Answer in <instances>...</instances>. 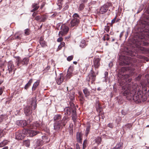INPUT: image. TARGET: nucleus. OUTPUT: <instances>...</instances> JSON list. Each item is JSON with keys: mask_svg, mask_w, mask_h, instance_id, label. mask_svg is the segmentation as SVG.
<instances>
[{"mask_svg": "<svg viewBox=\"0 0 149 149\" xmlns=\"http://www.w3.org/2000/svg\"><path fill=\"white\" fill-rule=\"evenodd\" d=\"M135 69L133 67H124L121 68L118 74V83L122 87L121 93L127 99L130 100L132 98L136 103L144 102L147 99L146 96L141 90H139L135 84L131 82L130 77L134 73Z\"/></svg>", "mask_w": 149, "mask_h": 149, "instance_id": "nucleus-1", "label": "nucleus"}, {"mask_svg": "<svg viewBox=\"0 0 149 149\" xmlns=\"http://www.w3.org/2000/svg\"><path fill=\"white\" fill-rule=\"evenodd\" d=\"M146 37V34L142 32L138 34V35L134 37V40H135L136 44L137 45L138 50L143 53L147 52L148 50L143 47L139 46V45H146V43L145 41L147 38Z\"/></svg>", "mask_w": 149, "mask_h": 149, "instance_id": "nucleus-2", "label": "nucleus"}, {"mask_svg": "<svg viewBox=\"0 0 149 149\" xmlns=\"http://www.w3.org/2000/svg\"><path fill=\"white\" fill-rule=\"evenodd\" d=\"M74 98L72 97L70 98L71 101L69 102L70 107H66L64 109V112L65 115L70 116L72 113V117L73 122H75L77 118V109L74 104L73 102V100Z\"/></svg>", "mask_w": 149, "mask_h": 149, "instance_id": "nucleus-3", "label": "nucleus"}, {"mask_svg": "<svg viewBox=\"0 0 149 149\" xmlns=\"http://www.w3.org/2000/svg\"><path fill=\"white\" fill-rule=\"evenodd\" d=\"M40 132L33 130H30L28 128H24L23 130V132L21 131H18L15 133V138L17 140H21L25 136V135L28 134L31 137H33L38 134H40Z\"/></svg>", "mask_w": 149, "mask_h": 149, "instance_id": "nucleus-4", "label": "nucleus"}, {"mask_svg": "<svg viewBox=\"0 0 149 149\" xmlns=\"http://www.w3.org/2000/svg\"><path fill=\"white\" fill-rule=\"evenodd\" d=\"M15 58H16L15 62L18 67H20L21 65L22 66H26L28 64L29 59L28 58H24L22 60L19 56L15 57Z\"/></svg>", "mask_w": 149, "mask_h": 149, "instance_id": "nucleus-5", "label": "nucleus"}, {"mask_svg": "<svg viewBox=\"0 0 149 149\" xmlns=\"http://www.w3.org/2000/svg\"><path fill=\"white\" fill-rule=\"evenodd\" d=\"M73 19L71 21L70 25V27H73L78 26L80 23L79 15L77 13H75L72 16Z\"/></svg>", "mask_w": 149, "mask_h": 149, "instance_id": "nucleus-6", "label": "nucleus"}, {"mask_svg": "<svg viewBox=\"0 0 149 149\" xmlns=\"http://www.w3.org/2000/svg\"><path fill=\"white\" fill-rule=\"evenodd\" d=\"M120 60L121 62L120 64L123 65H128L131 63V58L127 56L121 55L120 56Z\"/></svg>", "mask_w": 149, "mask_h": 149, "instance_id": "nucleus-7", "label": "nucleus"}, {"mask_svg": "<svg viewBox=\"0 0 149 149\" xmlns=\"http://www.w3.org/2000/svg\"><path fill=\"white\" fill-rule=\"evenodd\" d=\"M98 74V71L95 74L92 68L91 70L89 75L86 77V81L89 82L91 80V84H92L95 80L96 75Z\"/></svg>", "mask_w": 149, "mask_h": 149, "instance_id": "nucleus-8", "label": "nucleus"}, {"mask_svg": "<svg viewBox=\"0 0 149 149\" xmlns=\"http://www.w3.org/2000/svg\"><path fill=\"white\" fill-rule=\"evenodd\" d=\"M112 4L110 2H107L101 6L99 10L98 13L99 14H103L106 13L108 10L109 8L112 7Z\"/></svg>", "mask_w": 149, "mask_h": 149, "instance_id": "nucleus-9", "label": "nucleus"}, {"mask_svg": "<svg viewBox=\"0 0 149 149\" xmlns=\"http://www.w3.org/2000/svg\"><path fill=\"white\" fill-rule=\"evenodd\" d=\"M43 127V125L42 123L40 122V123H38L36 122V123H31L28 125L27 127L29 128V129H42Z\"/></svg>", "mask_w": 149, "mask_h": 149, "instance_id": "nucleus-10", "label": "nucleus"}, {"mask_svg": "<svg viewBox=\"0 0 149 149\" xmlns=\"http://www.w3.org/2000/svg\"><path fill=\"white\" fill-rule=\"evenodd\" d=\"M61 31H59L58 34L59 36L61 35L63 36L66 34L68 31L69 28L65 25H63L61 27Z\"/></svg>", "mask_w": 149, "mask_h": 149, "instance_id": "nucleus-11", "label": "nucleus"}, {"mask_svg": "<svg viewBox=\"0 0 149 149\" xmlns=\"http://www.w3.org/2000/svg\"><path fill=\"white\" fill-rule=\"evenodd\" d=\"M48 16L45 14L37 16L35 19L37 21L39 20L40 22H45L47 19Z\"/></svg>", "mask_w": 149, "mask_h": 149, "instance_id": "nucleus-12", "label": "nucleus"}, {"mask_svg": "<svg viewBox=\"0 0 149 149\" xmlns=\"http://www.w3.org/2000/svg\"><path fill=\"white\" fill-rule=\"evenodd\" d=\"M100 58H94L93 60V64L95 69L98 68L100 65Z\"/></svg>", "mask_w": 149, "mask_h": 149, "instance_id": "nucleus-13", "label": "nucleus"}, {"mask_svg": "<svg viewBox=\"0 0 149 149\" xmlns=\"http://www.w3.org/2000/svg\"><path fill=\"white\" fill-rule=\"evenodd\" d=\"M16 123L18 126L23 127L26 126L27 127L28 125H29L27 124L26 121L25 120H18L16 121Z\"/></svg>", "mask_w": 149, "mask_h": 149, "instance_id": "nucleus-14", "label": "nucleus"}, {"mask_svg": "<svg viewBox=\"0 0 149 149\" xmlns=\"http://www.w3.org/2000/svg\"><path fill=\"white\" fill-rule=\"evenodd\" d=\"M78 98L80 102V103L81 105H83L84 101H85V97L84 95L81 92H78Z\"/></svg>", "mask_w": 149, "mask_h": 149, "instance_id": "nucleus-15", "label": "nucleus"}, {"mask_svg": "<svg viewBox=\"0 0 149 149\" xmlns=\"http://www.w3.org/2000/svg\"><path fill=\"white\" fill-rule=\"evenodd\" d=\"M14 67L13 62L11 61H9L8 64V70L9 73H10L12 72V70L14 69Z\"/></svg>", "mask_w": 149, "mask_h": 149, "instance_id": "nucleus-16", "label": "nucleus"}, {"mask_svg": "<svg viewBox=\"0 0 149 149\" xmlns=\"http://www.w3.org/2000/svg\"><path fill=\"white\" fill-rule=\"evenodd\" d=\"M24 113L26 116H30L32 113V110L30 107H26L24 109Z\"/></svg>", "mask_w": 149, "mask_h": 149, "instance_id": "nucleus-17", "label": "nucleus"}, {"mask_svg": "<svg viewBox=\"0 0 149 149\" xmlns=\"http://www.w3.org/2000/svg\"><path fill=\"white\" fill-rule=\"evenodd\" d=\"M76 140L77 142L82 143V133L80 132L77 133L76 135Z\"/></svg>", "mask_w": 149, "mask_h": 149, "instance_id": "nucleus-18", "label": "nucleus"}, {"mask_svg": "<svg viewBox=\"0 0 149 149\" xmlns=\"http://www.w3.org/2000/svg\"><path fill=\"white\" fill-rule=\"evenodd\" d=\"M65 80L64 77H63V74H61L60 76L57 79V83L58 85H60L63 81Z\"/></svg>", "mask_w": 149, "mask_h": 149, "instance_id": "nucleus-19", "label": "nucleus"}, {"mask_svg": "<svg viewBox=\"0 0 149 149\" xmlns=\"http://www.w3.org/2000/svg\"><path fill=\"white\" fill-rule=\"evenodd\" d=\"M43 144V142L41 139L38 140L34 145V148L36 149L40 148Z\"/></svg>", "mask_w": 149, "mask_h": 149, "instance_id": "nucleus-20", "label": "nucleus"}, {"mask_svg": "<svg viewBox=\"0 0 149 149\" xmlns=\"http://www.w3.org/2000/svg\"><path fill=\"white\" fill-rule=\"evenodd\" d=\"M125 52L127 54L131 56H135L136 55V53L133 52L131 49L128 48H126V50Z\"/></svg>", "mask_w": 149, "mask_h": 149, "instance_id": "nucleus-21", "label": "nucleus"}, {"mask_svg": "<svg viewBox=\"0 0 149 149\" xmlns=\"http://www.w3.org/2000/svg\"><path fill=\"white\" fill-rule=\"evenodd\" d=\"M96 109L97 111L98 112H99V114L100 115L101 113V112L102 110V107H101L100 104L98 101H97L96 103Z\"/></svg>", "mask_w": 149, "mask_h": 149, "instance_id": "nucleus-22", "label": "nucleus"}, {"mask_svg": "<svg viewBox=\"0 0 149 149\" xmlns=\"http://www.w3.org/2000/svg\"><path fill=\"white\" fill-rule=\"evenodd\" d=\"M68 120V117L67 116H65L61 121V123L63 126H65Z\"/></svg>", "mask_w": 149, "mask_h": 149, "instance_id": "nucleus-23", "label": "nucleus"}, {"mask_svg": "<svg viewBox=\"0 0 149 149\" xmlns=\"http://www.w3.org/2000/svg\"><path fill=\"white\" fill-rule=\"evenodd\" d=\"M32 8H33L32 10H31V12H33L37 10L39 7V3H33L32 5Z\"/></svg>", "mask_w": 149, "mask_h": 149, "instance_id": "nucleus-24", "label": "nucleus"}, {"mask_svg": "<svg viewBox=\"0 0 149 149\" xmlns=\"http://www.w3.org/2000/svg\"><path fill=\"white\" fill-rule=\"evenodd\" d=\"M39 42L41 47H45L47 46L46 43L45 42L44 40V39L42 37H41L40 38L39 40Z\"/></svg>", "mask_w": 149, "mask_h": 149, "instance_id": "nucleus-25", "label": "nucleus"}, {"mask_svg": "<svg viewBox=\"0 0 149 149\" xmlns=\"http://www.w3.org/2000/svg\"><path fill=\"white\" fill-rule=\"evenodd\" d=\"M40 84V80H37L33 84V86L32 88V90L33 91H35L37 87Z\"/></svg>", "mask_w": 149, "mask_h": 149, "instance_id": "nucleus-26", "label": "nucleus"}, {"mask_svg": "<svg viewBox=\"0 0 149 149\" xmlns=\"http://www.w3.org/2000/svg\"><path fill=\"white\" fill-rule=\"evenodd\" d=\"M36 100L34 98H32L31 105L33 109H35L37 107Z\"/></svg>", "mask_w": 149, "mask_h": 149, "instance_id": "nucleus-27", "label": "nucleus"}, {"mask_svg": "<svg viewBox=\"0 0 149 149\" xmlns=\"http://www.w3.org/2000/svg\"><path fill=\"white\" fill-rule=\"evenodd\" d=\"M83 92L84 93L85 97H87L89 96L90 95V92L88 89L86 88H84L83 90Z\"/></svg>", "mask_w": 149, "mask_h": 149, "instance_id": "nucleus-28", "label": "nucleus"}, {"mask_svg": "<svg viewBox=\"0 0 149 149\" xmlns=\"http://www.w3.org/2000/svg\"><path fill=\"white\" fill-rule=\"evenodd\" d=\"M33 80L32 79H30L28 81V83L25 85L24 86V88L26 90H27L30 87L31 84L33 82Z\"/></svg>", "mask_w": 149, "mask_h": 149, "instance_id": "nucleus-29", "label": "nucleus"}, {"mask_svg": "<svg viewBox=\"0 0 149 149\" xmlns=\"http://www.w3.org/2000/svg\"><path fill=\"white\" fill-rule=\"evenodd\" d=\"M123 143L120 142L118 143L115 147L111 149H122L123 148Z\"/></svg>", "mask_w": 149, "mask_h": 149, "instance_id": "nucleus-30", "label": "nucleus"}, {"mask_svg": "<svg viewBox=\"0 0 149 149\" xmlns=\"http://www.w3.org/2000/svg\"><path fill=\"white\" fill-rule=\"evenodd\" d=\"M43 142V143H46L49 142V140L48 139V137L46 136H42V140H41Z\"/></svg>", "mask_w": 149, "mask_h": 149, "instance_id": "nucleus-31", "label": "nucleus"}, {"mask_svg": "<svg viewBox=\"0 0 149 149\" xmlns=\"http://www.w3.org/2000/svg\"><path fill=\"white\" fill-rule=\"evenodd\" d=\"M61 119V116L60 115H56L54 117V120L56 122H59Z\"/></svg>", "mask_w": 149, "mask_h": 149, "instance_id": "nucleus-32", "label": "nucleus"}, {"mask_svg": "<svg viewBox=\"0 0 149 149\" xmlns=\"http://www.w3.org/2000/svg\"><path fill=\"white\" fill-rule=\"evenodd\" d=\"M60 122H55L54 123V129L56 130H58L60 127Z\"/></svg>", "mask_w": 149, "mask_h": 149, "instance_id": "nucleus-33", "label": "nucleus"}, {"mask_svg": "<svg viewBox=\"0 0 149 149\" xmlns=\"http://www.w3.org/2000/svg\"><path fill=\"white\" fill-rule=\"evenodd\" d=\"M22 33H19L17 34H16L14 36L15 39V40L18 39L20 40L22 39Z\"/></svg>", "mask_w": 149, "mask_h": 149, "instance_id": "nucleus-34", "label": "nucleus"}, {"mask_svg": "<svg viewBox=\"0 0 149 149\" xmlns=\"http://www.w3.org/2000/svg\"><path fill=\"white\" fill-rule=\"evenodd\" d=\"M72 76L73 74L71 73L70 72V73L67 72L66 75L64 77L65 81H67L70 79Z\"/></svg>", "mask_w": 149, "mask_h": 149, "instance_id": "nucleus-35", "label": "nucleus"}, {"mask_svg": "<svg viewBox=\"0 0 149 149\" xmlns=\"http://www.w3.org/2000/svg\"><path fill=\"white\" fill-rule=\"evenodd\" d=\"M8 140H4L0 143V147H2L8 144L9 142Z\"/></svg>", "mask_w": 149, "mask_h": 149, "instance_id": "nucleus-36", "label": "nucleus"}, {"mask_svg": "<svg viewBox=\"0 0 149 149\" xmlns=\"http://www.w3.org/2000/svg\"><path fill=\"white\" fill-rule=\"evenodd\" d=\"M23 145L27 147H29L30 145V140L27 139V140L23 141Z\"/></svg>", "mask_w": 149, "mask_h": 149, "instance_id": "nucleus-37", "label": "nucleus"}, {"mask_svg": "<svg viewBox=\"0 0 149 149\" xmlns=\"http://www.w3.org/2000/svg\"><path fill=\"white\" fill-rule=\"evenodd\" d=\"M132 123H127L125 125V127L123 126V127L126 130L128 129L131 130V128L132 127Z\"/></svg>", "mask_w": 149, "mask_h": 149, "instance_id": "nucleus-38", "label": "nucleus"}, {"mask_svg": "<svg viewBox=\"0 0 149 149\" xmlns=\"http://www.w3.org/2000/svg\"><path fill=\"white\" fill-rule=\"evenodd\" d=\"M95 142L96 143L97 145H99L101 143L102 141V138L101 137H97L95 139Z\"/></svg>", "mask_w": 149, "mask_h": 149, "instance_id": "nucleus-39", "label": "nucleus"}, {"mask_svg": "<svg viewBox=\"0 0 149 149\" xmlns=\"http://www.w3.org/2000/svg\"><path fill=\"white\" fill-rule=\"evenodd\" d=\"M90 129V126L89 124L88 125L86 126V131L85 135L86 136H87L89 133Z\"/></svg>", "mask_w": 149, "mask_h": 149, "instance_id": "nucleus-40", "label": "nucleus"}, {"mask_svg": "<svg viewBox=\"0 0 149 149\" xmlns=\"http://www.w3.org/2000/svg\"><path fill=\"white\" fill-rule=\"evenodd\" d=\"M63 1V0H58L57 1V4L58 6L60 9L61 8Z\"/></svg>", "mask_w": 149, "mask_h": 149, "instance_id": "nucleus-41", "label": "nucleus"}, {"mask_svg": "<svg viewBox=\"0 0 149 149\" xmlns=\"http://www.w3.org/2000/svg\"><path fill=\"white\" fill-rule=\"evenodd\" d=\"M85 7V4L84 3H80L79 5V10L81 11L83 10Z\"/></svg>", "mask_w": 149, "mask_h": 149, "instance_id": "nucleus-42", "label": "nucleus"}, {"mask_svg": "<svg viewBox=\"0 0 149 149\" xmlns=\"http://www.w3.org/2000/svg\"><path fill=\"white\" fill-rule=\"evenodd\" d=\"M30 30L29 29H26L24 30V35L25 36H28L30 34Z\"/></svg>", "mask_w": 149, "mask_h": 149, "instance_id": "nucleus-43", "label": "nucleus"}, {"mask_svg": "<svg viewBox=\"0 0 149 149\" xmlns=\"http://www.w3.org/2000/svg\"><path fill=\"white\" fill-rule=\"evenodd\" d=\"M74 70V68L73 66H70V67L69 68L68 70V72H69L70 73V72L71 73L73 74V71Z\"/></svg>", "mask_w": 149, "mask_h": 149, "instance_id": "nucleus-44", "label": "nucleus"}, {"mask_svg": "<svg viewBox=\"0 0 149 149\" xmlns=\"http://www.w3.org/2000/svg\"><path fill=\"white\" fill-rule=\"evenodd\" d=\"M117 15H116L114 18L112 19L111 21V23L110 25L111 26H112L113 24H114L116 22V18L117 17Z\"/></svg>", "mask_w": 149, "mask_h": 149, "instance_id": "nucleus-45", "label": "nucleus"}, {"mask_svg": "<svg viewBox=\"0 0 149 149\" xmlns=\"http://www.w3.org/2000/svg\"><path fill=\"white\" fill-rule=\"evenodd\" d=\"M87 145V140H84L83 143V149H85Z\"/></svg>", "mask_w": 149, "mask_h": 149, "instance_id": "nucleus-46", "label": "nucleus"}, {"mask_svg": "<svg viewBox=\"0 0 149 149\" xmlns=\"http://www.w3.org/2000/svg\"><path fill=\"white\" fill-rule=\"evenodd\" d=\"M5 134V132L3 130H0V138L3 136Z\"/></svg>", "mask_w": 149, "mask_h": 149, "instance_id": "nucleus-47", "label": "nucleus"}, {"mask_svg": "<svg viewBox=\"0 0 149 149\" xmlns=\"http://www.w3.org/2000/svg\"><path fill=\"white\" fill-rule=\"evenodd\" d=\"M73 55H72V56H68L67 58V59L68 61H70L73 59Z\"/></svg>", "mask_w": 149, "mask_h": 149, "instance_id": "nucleus-48", "label": "nucleus"}, {"mask_svg": "<svg viewBox=\"0 0 149 149\" xmlns=\"http://www.w3.org/2000/svg\"><path fill=\"white\" fill-rule=\"evenodd\" d=\"M121 120V118L120 117H118L116 119V121L118 123H119Z\"/></svg>", "mask_w": 149, "mask_h": 149, "instance_id": "nucleus-49", "label": "nucleus"}, {"mask_svg": "<svg viewBox=\"0 0 149 149\" xmlns=\"http://www.w3.org/2000/svg\"><path fill=\"white\" fill-rule=\"evenodd\" d=\"M5 116L3 115H0V123L2 122Z\"/></svg>", "mask_w": 149, "mask_h": 149, "instance_id": "nucleus-50", "label": "nucleus"}, {"mask_svg": "<svg viewBox=\"0 0 149 149\" xmlns=\"http://www.w3.org/2000/svg\"><path fill=\"white\" fill-rule=\"evenodd\" d=\"M110 29V27L109 26H107L105 27L104 30L107 32H109Z\"/></svg>", "mask_w": 149, "mask_h": 149, "instance_id": "nucleus-51", "label": "nucleus"}, {"mask_svg": "<svg viewBox=\"0 0 149 149\" xmlns=\"http://www.w3.org/2000/svg\"><path fill=\"white\" fill-rule=\"evenodd\" d=\"M88 0H80L79 2L80 3H84V4L85 3H86L88 1Z\"/></svg>", "mask_w": 149, "mask_h": 149, "instance_id": "nucleus-52", "label": "nucleus"}, {"mask_svg": "<svg viewBox=\"0 0 149 149\" xmlns=\"http://www.w3.org/2000/svg\"><path fill=\"white\" fill-rule=\"evenodd\" d=\"M4 87H1L0 88V95H1L3 91Z\"/></svg>", "mask_w": 149, "mask_h": 149, "instance_id": "nucleus-53", "label": "nucleus"}, {"mask_svg": "<svg viewBox=\"0 0 149 149\" xmlns=\"http://www.w3.org/2000/svg\"><path fill=\"white\" fill-rule=\"evenodd\" d=\"M63 40V38L62 37H59L57 39V41L58 42H61Z\"/></svg>", "mask_w": 149, "mask_h": 149, "instance_id": "nucleus-54", "label": "nucleus"}, {"mask_svg": "<svg viewBox=\"0 0 149 149\" xmlns=\"http://www.w3.org/2000/svg\"><path fill=\"white\" fill-rule=\"evenodd\" d=\"M69 7L68 6L67 4H66L63 8V11H64L65 10H67Z\"/></svg>", "mask_w": 149, "mask_h": 149, "instance_id": "nucleus-55", "label": "nucleus"}, {"mask_svg": "<svg viewBox=\"0 0 149 149\" xmlns=\"http://www.w3.org/2000/svg\"><path fill=\"white\" fill-rule=\"evenodd\" d=\"M62 47H63L61 45H59L58 46V47L56 49V52H58L59 50H61Z\"/></svg>", "mask_w": 149, "mask_h": 149, "instance_id": "nucleus-56", "label": "nucleus"}, {"mask_svg": "<svg viewBox=\"0 0 149 149\" xmlns=\"http://www.w3.org/2000/svg\"><path fill=\"white\" fill-rule=\"evenodd\" d=\"M104 75L105 76L104 78L105 79H107V76L108 75V72L106 71L104 73Z\"/></svg>", "mask_w": 149, "mask_h": 149, "instance_id": "nucleus-57", "label": "nucleus"}, {"mask_svg": "<svg viewBox=\"0 0 149 149\" xmlns=\"http://www.w3.org/2000/svg\"><path fill=\"white\" fill-rule=\"evenodd\" d=\"M45 5V3L44 2H42V4L40 6V9H42L44 7Z\"/></svg>", "mask_w": 149, "mask_h": 149, "instance_id": "nucleus-58", "label": "nucleus"}, {"mask_svg": "<svg viewBox=\"0 0 149 149\" xmlns=\"http://www.w3.org/2000/svg\"><path fill=\"white\" fill-rule=\"evenodd\" d=\"M108 126L111 128H112L113 127V124L112 123H109L108 125Z\"/></svg>", "mask_w": 149, "mask_h": 149, "instance_id": "nucleus-59", "label": "nucleus"}, {"mask_svg": "<svg viewBox=\"0 0 149 149\" xmlns=\"http://www.w3.org/2000/svg\"><path fill=\"white\" fill-rule=\"evenodd\" d=\"M106 40H107V41L109 40V35L108 34H106Z\"/></svg>", "mask_w": 149, "mask_h": 149, "instance_id": "nucleus-60", "label": "nucleus"}, {"mask_svg": "<svg viewBox=\"0 0 149 149\" xmlns=\"http://www.w3.org/2000/svg\"><path fill=\"white\" fill-rule=\"evenodd\" d=\"M124 31H123L122 32H121L120 35V38H121L123 36V35Z\"/></svg>", "mask_w": 149, "mask_h": 149, "instance_id": "nucleus-61", "label": "nucleus"}, {"mask_svg": "<svg viewBox=\"0 0 149 149\" xmlns=\"http://www.w3.org/2000/svg\"><path fill=\"white\" fill-rule=\"evenodd\" d=\"M60 45H61L63 47H64L65 45V43L63 42H61L60 43Z\"/></svg>", "mask_w": 149, "mask_h": 149, "instance_id": "nucleus-62", "label": "nucleus"}, {"mask_svg": "<svg viewBox=\"0 0 149 149\" xmlns=\"http://www.w3.org/2000/svg\"><path fill=\"white\" fill-rule=\"evenodd\" d=\"M37 14V13H36V12H34L32 15V16H33L34 17H36V15Z\"/></svg>", "mask_w": 149, "mask_h": 149, "instance_id": "nucleus-63", "label": "nucleus"}, {"mask_svg": "<svg viewBox=\"0 0 149 149\" xmlns=\"http://www.w3.org/2000/svg\"><path fill=\"white\" fill-rule=\"evenodd\" d=\"M76 149H80L79 145L78 143L76 144Z\"/></svg>", "mask_w": 149, "mask_h": 149, "instance_id": "nucleus-64", "label": "nucleus"}]
</instances>
